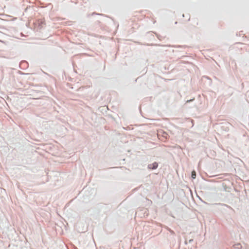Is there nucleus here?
Segmentation results:
<instances>
[{
	"label": "nucleus",
	"mask_w": 249,
	"mask_h": 249,
	"mask_svg": "<svg viewBox=\"0 0 249 249\" xmlns=\"http://www.w3.org/2000/svg\"><path fill=\"white\" fill-rule=\"evenodd\" d=\"M192 178L194 179L196 178V173L195 171L192 172Z\"/></svg>",
	"instance_id": "2"
},
{
	"label": "nucleus",
	"mask_w": 249,
	"mask_h": 249,
	"mask_svg": "<svg viewBox=\"0 0 249 249\" xmlns=\"http://www.w3.org/2000/svg\"><path fill=\"white\" fill-rule=\"evenodd\" d=\"M158 164L157 162H155L152 164L148 165V168L150 169H155L158 167Z\"/></svg>",
	"instance_id": "1"
}]
</instances>
